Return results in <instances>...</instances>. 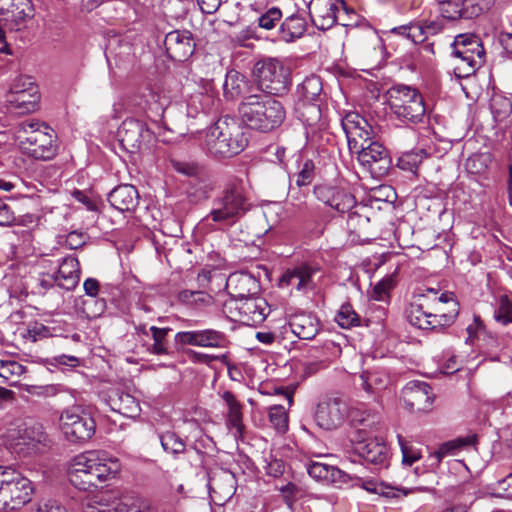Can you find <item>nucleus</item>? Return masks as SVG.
<instances>
[{"instance_id": "obj_50", "label": "nucleus", "mask_w": 512, "mask_h": 512, "mask_svg": "<svg viewBox=\"0 0 512 512\" xmlns=\"http://www.w3.org/2000/svg\"><path fill=\"white\" fill-rule=\"evenodd\" d=\"M269 419L278 432L284 433L288 429V416L283 406L274 405L270 407Z\"/></svg>"}, {"instance_id": "obj_51", "label": "nucleus", "mask_w": 512, "mask_h": 512, "mask_svg": "<svg viewBox=\"0 0 512 512\" xmlns=\"http://www.w3.org/2000/svg\"><path fill=\"white\" fill-rule=\"evenodd\" d=\"M170 165L175 171L188 177L199 176L203 171V167L196 162L170 159Z\"/></svg>"}, {"instance_id": "obj_56", "label": "nucleus", "mask_w": 512, "mask_h": 512, "mask_svg": "<svg viewBox=\"0 0 512 512\" xmlns=\"http://www.w3.org/2000/svg\"><path fill=\"white\" fill-rule=\"evenodd\" d=\"M397 438L402 452V463L411 466L421 458V454L418 450L409 446L401 435H398Z\"/></svg>"}, {"instance_id": "obj_42", "label": "nucleus", "mask_w": 512, "mask_h": 512, "mask_svg": "<svg viewBox=\"0 0 512 512\" xmlns=\"http://www.w3.org/2000/svg\"><path fill=\"white\" fill-rule=\"evenodd\" d=\"M217 102L218 100L212 94L195 93L191 95L187 103L188 116L196 117L200 113H209L216 107Z\"/></svg>"}, {"instance_id": "obj_38", "label": "nucleus", "mask_w": 512, "mask_h": 512, "mask_svg": "<svg viewBox=\"0 0 512 512\" xmlns=\"http://www.w3.org/2000/svg\"><path fill=\"white\" fill-rule=\"evenodd\" d=\"M221 398L227 406V425L234 428L236 432L241 433L243 430V405L237 400L231 391H224Z\"/></svg>"}, {"instance_id": "obj_14", "label": "nucleus", "mask_w": 512, "mask_h": 512, "mask_svg": "<svg viewBox=\"0 0 512 512\" xmlns=\"http://www.w3.org/2000/svg\"><path fill=\"white\" fill-rule=\"evenodd\" d=\"M341 126L345 132L351 153H356L360 149L363 150L364 146L373 141L371 125L356 112L347 113L341 121Z\"/></svg>"}, {"instance_id": "obj_18", "label": "nucleus", "mask_w": 512, "mask_h": 512, "mask_svg": "<svg viewBox=\"0 0 512 512\" xmlns=\"http://www.w3.org/2000/svg\"><path fill=\"white\" fill-rule=\"evenodd\" d=\"M348 405L340 398H329L317 405L315 421L320 428L332 430L339 427L348 416Z\"/></svg>"}, {"instance_id": "obj_9", "label": "nucleus", "mask_w": 512, "mask_h": 512, "mask_svg": "<svg viewBox=\"0 0 512 512\" xmlns=\"http://www.w3.org/2000/svg\"><path fill=\"white\" fill-rule=\"evenodd\" d=\"M254 73L259 88L266 95H282L288 91L289 72L277 58H266L256 63Z\"/></svg>"}, {"instance_id": "obj_15", "label": "nucleus", "mask_w": 512, "mask_h": 512, "mask_svg": "<svg viewBox=\"0 0 512 512\" xmlns=\"http://www.w3.org/2000/svg\"><path fill=\"white\" fill-rule=\"evenodd\" d=\"M122 145L130 151L148 149L154 140V133L148 126L134 118H127L119 128Z\"/></svg>"}, {"instance_id": "obj_54", "label": "nucleus", "mask_w": 512, "mask_h": 512, "mask_svg": "<svg viewBox=\"0 0 512 512\" xmlns=\"http://www.w3.org/2000/svg\"><path fill=\"white\" fill-rule=\"evenodd\" d=\"M439 11L441 16L448 20H456L462 17L460 0H448L440 3Z\"/></svg>"}, {"instance_id": "obj_21", "label": "nucleus", "mask_w": 512, "mask_h": 512, "mask_svg": "<svg viewBox=\"0 0 512 512\" xmlns=\"http://www.w3.org/2000/svg\"><path fill=\"white\" fill-rule=\"evenodd\" d=\"M340 7L345 8L344 2L338 4L333 0H311L308 9L312 23L319 30L330 29L337 22Z\"/></svg>"}, {"instance_id": "obj_29", "label": "nucleus", "mask_w": 512, "mask_h": 512, "mask_svg": "<svg viewBox=\"0 0 512 512\" xmlns=\"http://www.w3.org/2000/svg\"><path fill=\"white\" fill-rule=\"evenodd\" d=\"M476 443V434H468L466 436H460L453 440L447 441L441 444L438 450L430 454L428 457V466L430 468H436L439 466L445 456H454L463 449L474 447Z\"/></svg>"}, {"instance_id": "obj_3", "label": "nucleus", "mask_w": 512, "mask_h": 512, "mask_svg": "<svg viewBox=\"0 0 512 512\" xmlns=\"http://www.w3.org/2000/svg\"><path fill=\"white\" fill-rule=\"evenodd\" d=\"M248 144L244 128L235 120L220 118L200 135V145L215 158H228L242 152Z\"/></svg>"}, {"instance_id": "obj_34", "label": "nucleus", "mask_w": 512, "mask_h": 512, "mask_svg": "<svg viewBox=\"0 0 512 512\" xmlns=\"http://www.w3.org/2000/svg\"><path fill=\"white\" fill-rule=\"evenodd\" d=\"M79 274L78 260L71 256L64 258L55 274L58 281L57 286L65 290L74 289L78 284Z\"/></svg>"}, {"instance_id": "obj_59", "label": "nucleus", "mask_w": 512, "mask_h": 512, "mask_svg": "<svg viewBox=\"0 0 512 512\" xmlns=\"http://www.w3.org/2000/svg\"><path fill=\"white\" fill-rule=\"evenodd\" d=\"M30 86H37L29 77L19 76L15 78L10 86L9 95L13 96L16 94L28 92Z\"/></svg>"}, {"instance_id": "obj_39", "label": "nucleus", "mask_w": 512, "mask_h": 512, "mask_svg": "<svg viewBox=\"0 0 512 512\" xmlns=\"http://www.w3.org/2000/svg\"><path fill=\"white\" fill-rule=\"evenodd\" d=\"M39 93L37 86H30L28 92L8 96V102L20 113H31L37 109Z\"/></svg>"}, {"instance_id": "obj_53", "label": "nucleus", "mask_w": 512, "mask_h": 512, "mask_svg": "<svg viewBox=\"0 0 512 512\" xmlns=\"http://www.w3.org/2000/svg\"><path fill=\"white\" fill-rule=\"evenodd\" d=\"M491 111L496 121H503L506 119L511 111L512 105L507 98H496L492 100Z\"/></svg>"}, {"instance_id": "obj_36", "label": "nucleus", "mask_w": 512, "mask_h": 512, "mask_svg": "<svg viewBox=\"0 0 512 512\" xmlns=\"http://www.w3.org/2000/svg\"><path fill=\"white\" fill-rule=\"evenodd\" d=\"M307 29V23L304 17L293 14L287 17L279 28V38L284 42L290 43L301 38Z\"/></svg>"}, {"instance_id": "obj_7", "label": "nucleus", "mask_w": 512, "mask_h": 512, "mask_svg": "<svg viewBox=\"0 0 512 512\" xmlns=\"http://www.w3.org/2000/svg\"><path fill=\"white\" fill-rule=\"evenodd\" d=\"M388 105L396 119L403 123L422 122L426 106L422 94L414 87L396 84L387 91Z\"/></svg>"}, {"instance_id": "obj_24", "label": "nucleus", "mask_w": 512, "mask_h": 512, "mask_svg": "<svg viewBox=\"0 0 512 512\" xmlns=\"http://www.w3.org/2000/svg\"><path fill=\"white\" fill-rule=\"evenodd\" d=\"M166 50L170 57L177 61L187 60L195 49V43L189 31H171L164 41Z\"/></svg>"}, {"instance_id": "obj_45", "label": "nucleus", "mask_w": 512, "mask_h": 512, "mask_svg": "<svg viewBox=\"0 0 512 512\" xmlns=\"http://www.w3.org/2000/svg\"><path fill=\"white\" fill-rule=\"evenodd\" d=\"M390 34L399 36L412 44L424 42V32L420 23H409L394 27L390 30Z\"/></svg>"}, {"instance_id": "obj_30", "label": "nucleus", "mask_w": 512, "mask_h": 512, "mask_svg": "<svg viewBox=\"0 0 512 512\" xmlns=\"http://www.w3.org/2000/svg\"><path fill=\"white\" fill-rule=\"evenodd\" d=\"M295 113L297 118L306 126L307 136L324 126L319 102L297 100L295 103Z\"/></svg>"}, {"instance_id": "obj_64", "label": "nucleus", "mask_w": 512, "mask_h": 512, "mask_svg": "<svg viewBox=\"0 0 512 512\" xmlns=\"http://www.w3.org/2000/svg\"><path fill=\"white\" fill-rule=\"evenodd\" d=\"M74 199L80 203H82L87 210L96 211L97 206L96 203L87 195L86 192L81 190H74L72 193Z\"/></svg>"}, {"instance_id": "obj_16", "label": "nucleus", "mask_w": 512, "mask_h": 512, "mask_svg": "<svg viewBox=\"0 0 512 512\" xmlns=\"http://www.w3.org/2000/svg\"><path fill=\"white\" fill-rule=\"evenodd\" d=\"M175 342L180 345L222 349L227 347L228 339L224 332L207 328L180 331L175 335Z\"/></svg>"}, {"instance_id": "obj_33", "label": "nucleus", "mask_w": 512, "mask_h": 512, "mask_svg": "<svg viewBox=\"0 0 512 512\" xmlns=\"http://www.w3.org/2000/svg\"><path fill=\"white\" fill-rule=\"evenodd\" d=\"M135 104L143 110L150 119L160 120L168 105V100L165 96L160 95L152 90L144 92Z\"/></svg>"}, {"instance_id": "obj_13", "label": "nucleus", "mask_w": 512, "mask_h": 512, "mask_svg": "<svg viewBox=\"0 0 512 512\" xmlns=\"http://www.w3.org/2000/svg\"><path fill=\"white\" fill-rule=\"evenodd\" d=\"M362 433V430H357L351 439L355 453L368 464L373 465V470L387 467L389 460L387 445L378 439H366V436L362 437Z\"/></svg>"}, {"instance_id": "obj_40", "label": "nucleus", "mask_w": 512, "mask_h": 512, "mask_svg": "<svg viewBox=\"0 0 512 512\" xmlns=\"http://www.w3.org/2000/svg\"><path fill=\"white\" fill-rule=\"evenodd\" d=\"M248 82L244 75L236 70H229L223 83V93L226 99L233 100L241 96L247 89Z\"/></svg>"}, {"instance_id": "obj_52", "label": "nucleus", "mask_w": 512, "mask_h": 512, "mask_svg": "<svg viewBox=\"0 0 512 512\" xmlns=\"http://www.w3.org/2000/svg\"><path fill=\"white\" fill-rule=\"evenodd\" d=\"M395 284V274L385 276L374 286L372 298L377 301L384 300L389 291L394 288Z\"/></svg>"}, {"instance_id": "obj_6", "label": "nucleus", "mask_w": 512, "mask_h": 512, "mask_svg": "<svg viewBox=\"0 0 512 512\" xmlns=\"http://www.w3.org/2000/svg\"><path fill=\"white\" fill-rule=\"evenodd\" d=\"M15 132L22 152L37 161H50L59 151L55 131L44 122L26 119L19 122Z\"/></svg>"}, {"instance_id": "obj_17", "label": "nucleus", "mask_w": 512, "mask_h": 512, "mask_svg": "<svg viewBox=\"0 0 512 512\" xmlns=\"http://www.w3.org/2000/svg\"><path fill=\"white\" fill-rule=\"evenodd\" d=\"M357 159L372 175L381 177L387 174L391 166L388 150L378 141L369 142L363 150L357 151Z\"/></svg>"}, {"instance_id": "obj_12", "label": "nucleus", "mask_w": 512, "mask_h": 512, "mask_svg": "<svg viewBox=\"0 0 512 512\" xmlns=\"http://www.w3.org/2000/svg\"><path fill=\"white\" fill-rule=\"evenodd\" d=\"M60 429L71 442H80L90 439L95 433L94 420L85 413L76 409H66L60 416Z\"/></svg>"}, {"instance_id": "obj_43", "label": "nucleus", "mask_w": 512, "mask_h": 512, "mask_svg": "<svg viewBox=\"0 0 512 512\" xmlns=\"http://www.w3.org/2000/svg\"><path fill=\"white\" fill-rule=\"evenodd\" d=\"M350 418L353 425L362 426L360 430L363 431L362 437L367 435V429L373 431L379 422V415L368 409L355 408L350 412Z\"/></svg>"}, {"instance_id": "obj_10", "label": "nucleus", "mask_w": 512, "mask_h": 512, "mask_svg": "<svg viewBox=\"0 0 512 512\" xmlns=\"http://www.w3.org/2000/svg\"><path fill=\"white\" fill-rule=\"evenodd\" d=\"M6 477L1 494L0 510L18 509L31 500L34 491L32 483L11 467L7 470Z\"/></svg>"}, {"instance_id": "obj_47", "label": "nucleus", "mask_w": 512, "mask_h": 512, "mask_svg": "<svg viewBox=\"0 0 512 512\" xmlns=\"http://www.w3.org/2000/svg\"><path fill=\"white\" fill-rule=\"evenodd\" d=\"M335 321L341 328L349 329L360 325V316L350 303H343L335 316Z\"/></svg>"}, {"instance_id": "obj_46", "label": "nucleus", "mask_w": 512, "mask_h": 512, "mask_svg": "<svg viewBox=\"0 0 512 512\" xmlns=\"http://www.w3.org/2000/svg\"><path fill=\"white\" fill-rule=\"evenodd\" d=\"M26 368L17 361L0 359V378L11 385H15Z\"/></svg>"}, {"instance_id": "obj_61", "label": "nucleus", "mask_w": 512, "mask_h": 512, "mask_svg": "<svg viewBox=\"0 0 512 512\" xmlns=\"http://www.w3.org/2000/svg\"><path fill=\"white\" fill-rule=\"evenodd\" d=\"M31 512H67L66 508L53 500H44L37 503Z\"/></svg>"}, {"instance_id": "obj_19", "label": "nucleus", "mask_w": 512, "mask_h": 512, "mask_svg": "<svg viewBox=\"0 0 512 512\" xmlns=\"http://www.w3.org/2000/svg\"><path fill=\"white\" fill-rule=\"evenodd\" d=\"M318 272L317 267L302 263L286 270L279 280V286L301 292L312 291L315 288L314 277Z\"/></svg>"}, {"instance_id": "obj_2", "label": "nucleus", "mask_w": 512, "mask_h": 512, "mask_svg": "<svg viewBox=\"0 0 512 512\" xmlns=\"http://www.w3.org/2000/svg\"><path fill=\"white\" fill-rule=\"evenodd\" d=\"M121 464L105 451H87L75 456L69 467V480L79 489L86 490L96 481H106L115 477Z\"/></svg>"}, {"instance_id": "obj_63", "label": "nucleus", "mask_w": 512, "mask_h": 512, "mask_svg": "<svg viewBox=\"0 0 512 512\" xmlns=\"http://www.w3.org/2000/svg\"><path fill=\"white\" fill-rule=\"evenodd\" d=\"M15 222L14 213L9 206L0 200V226H10Z\"/></svg>"}, {"instance_id": "obj_44", "label": "nucleus", "mask_w": 512, "mask_h": 512, "mask_svg": "<svg viewBox=\"0 0 512 512\" xmlns=\"http://www.w3.org/2000/svg\"><path fill=\"white\" fill-rule=\"evenodd\" d=\"M153 344L148 347V351L154 355H167L169 353V342L167 336L171 328L149 327Z\"/></svg>"}, {"instance_id": "obj_22", "label": "nucleus", "mask_w": 512, "mask_h": 512, "mask_svg": "<svg viewBox=\"0 0 512 512\" xmlns=\"http://www.w3.org/2000/svg\"><path fill=\"white\" fill-rule=\"evenodd\" d=\"M105 493L94 495L84 506V512H145L140 505L131 498L109 501Z\"/></svg>"}, {"instance_id": "obj_57", "label": "nucleus", "mask_w": 512, "mask_h": 512, "mask_svg": "<svg viewBox=\"0 0 512 512\" xmlns=\"http://www.w3.org/2000/svg\"><path fill=\"white\" fill-rule=\"evenodd\" d=\"M25 391L37 397L49 398L58 394L59 389L57 385H27Z\"/></svg>"}, {"instance_id": "obj_31", "label": "nucleus", "mask_w": 512, "mask_h": 512, "mask_svg": "<svg viewBox=\"0 0 512 512\" xmlns=\"http://www.w3.org/2000/svg\"><path fill=\"white\" fill-rule=\"evenodd\" d=\"M108 201L116 210L130 212L139 204V193L133 185L122 184L108 194Z\"/></svg>"}, {"instance_id": "obj_35", "label": "nucleus", "mask_w": 512, "mask_h": 512, "mask_svg": "<svg viewBox=\"0 0 512 512\" xmlns=\"http://www.w3.org/2000/svg\"><path fill=\"white\" fill-rule=\"evenodd\" d=\"M361 388L369 394H376L387 388L390 382L389 375L385 370L376 369L363 371L360 376Z\"/></svg>"}, {"instance_id": "obj_1", "label": "nucleus", "mask_w": 512, "mask_h": 512, "mask_svg": "<svg viewBox=\"0 0 512 512\" xmlns=\"http://www.w3.org/2000/svg\"><path fill=\"white\" fill-rule=\"evenodd\" d=\"M437 294L435 289L427 288L409 305L406 317L411 325L423 330H435L454 322L459 305L453 293L444 292L438 297Z\"/></svg>"}, {"instance_id": "obj_48", "label": "nucleus", "mask_w": 512, "mask_h": 512, "mask_svg": "<svg viewBox=\"0 0 512 512\" xmlns=\"http://www.w3.org/2000/svg\"><path fill=\"white\" fill-rule=\"evenodd\" d=\"M426 156L423 149L406 151L399 156L397 165L402 170L414 172Z\"/></svg>"}, {"instance_id": "obj_11", "label": "nucleus", "mask_w": 512, "mask_h": 512, "mask_svg": "<svg viewBox=\"0 0 512 512\" xmlns=\"http://www.w3.org/2000/svg\"><path fill=\"white\" fill-rule=\"evenodd\" d=\"M313 194L318 201L339 214L350 212L357 204L355 196L349 189L338 184L322 183L315 185Z\"/></svg>"}, {"instance_id": "obj_28", "label": "nucleus", "mask_w": 512, "mask_h": 512, "mask_svg": "<svg viewBox=\"0 0 512 512\" xmlns=\"http://www.w3.org/2000/svg\"><path fill=\"white\" fill-rule=\"evenodd\" d=\"M208 489L212 500L220 504L229 500L235 493V478L229 471L215 473L209 478Z\"/></svg>"}, {"instance_id": "obj_62", "label": "nucleus", "mask_w": 512, "mask_h": 512, "mask_svg": "<svg viewBox=\"0 0 512 512\" xmlns=\"http://www.w3.org/2000/svg\"><path fill=\"white\" fill-rule=\"evenodd\" d=\"M313 179V165L311 162H306L301 171L296 176L297 186H306L310 184Z\"/></svg>"}, {"instance_id": "obj_60", "label": "nucleus", "mask_w": 512, "mask_h": 512, "mask_svg": "<svg viewBox=\"0 0 512 512\" xmlns=\"http://www.w3.org/2000/svg\"><path fill=\"white\" fill-rule=\"evenodd\" d=\"M12 6L19 9L15 17L21 21L33 16V8L30 0H12Z\"/></svg>"}, {"instance_id": "obj_27", "label": "nucleus", "mask_w": 512, "mask_h": 512, "mask_svg": "<svg viewBox=\"0 0 512 512\" xmlns=\"http://www.w3.org/2000/svg\"><path fill=\"white\" fill-rule=\"evenodd\" d=\"M15 440V447L24 454H34L46 446L47 435L40 426L25 427L18 430Z\"/></svg>"}, {"instance_id": "obj_58", "label": "nucleus", "mask_w": 512, "mask_h": 512, "mask_svg": "<svg viewBox=\"0 0 512 512\" xmlns=\"http://www.w3.org/2000/svg\"><path fill=\"white\" fill-rule=\"evenodd\" d=\"M57 282L55 273H40L36 279L37 293L44 294L50 288L57 286Z\"/></svg>"}, {"instance_id": "obj_55", "label": "nucleus", "mask_w": 512, "mask_h": 512, "mask_svg": "<svg viewBox=\"0 0 512 512\" xmlns=\"http://www.w3.org/2000/svg\"><path fill=\"white\" fill-rule=\"evenodd\" d=\"M281 18L282 11L277 7H271L258 18V26L265 30H271Z\"/></svg>"}, {"instance_id": "obj_49", "label": "nucleus", "mask_w": 512, "mask_h": 512, "mask_svg": "<svg viewBox=\"0 0 512 512\" xmlns=\"http://www.w3.org/2000/svg\"><path fill=\"white\" fill-rule=\"evenodd\" d=\"M494 319L502 325L512 323V301L507 295H501L498 307L494 311Z\"/></svg>"}, {"instance_id": "obj_4", "label": "nucleus", "mask_w": 512, "mask_h": 512, "mask_svg": "<svg viewBox=\"0 0 512 512\" xmlns=\"http://www.w3.org/2000/svg\"><path fill=\"white\" fill-rule=\"evenodd\" d=\"M238 111L247 127L263 133L279 128L286 118L283 104L266 94H251L244 97Z\"/></svg>"}, {"instance_id": "obj_5", "label": "nucleus", "mask_w": 512, "mask_h": 512, "mask_svg": "<svg viewBox=\"0 0 512 512\" xmlns=\"http://www.w3.org/2000/svg\"><path fill=\"white\" fill-rule=\"evenodd\" d=\"M247 199L238 180L227 184L221 195L212 203V209L201 220L203 228L209 230H226L238 222L247 212Z\"/></svg>"}, {"instance_id": "obj_26", "label": "nucleus", "mask_w": 512, "mask_h": 512, "mask_svg": "<svg viewBox=\"0 0 512 512\" xmlns=\"http://www.w3.org/2000/svg\"><path fill=\"white\" fill-rule=\"evenodd\" d=\"M308 474L316 481L325 485H341L347 483L351 477L339 468L327 463L311 460L306 464Z\"/></svg>"}, {"instance_id": "obj_32", "label": "nucleus", "mask_w": 512, "mask_h": 512, "mask_svg": "<svg viewBox=\"0 0 512 512\" xmlns=\"http://www.w3.org/2000/svg\"><path fill=\"white\" fill-rule=\"evenodd\" d=\"M291 331L303 340L313 339L320 330V323L316 316L310 313H299L291 317L289 321Z\"/></svg>"}, {"instance_id": "obj_25", "label": "nucleus", "mask_w": 512, "mask_h": 512, "mask_svg": "<svg viewBox=\"0 0 512 512\" xmlns=\"http://www.w3.org/2000/svg\"><path fill=\"white\" fill-rule=\"evenodd\" d=\"M235 300L236 309L243 321L252 324L262 323L267 317V304L262 298H253L250 295L239 293Z\"/></svg>"}, {"instance_id": "obj_8", "label": "nucleus", "mask_w": 512, "mask_h": 512, "mask_svg": "<svg viewBox=\"0 0 512 512\" xmlns=\"http://www.w3.org/2000/svg\"><path fill=\"white\" fill-rule=\"evenodd\" d=\"M452 55L459 60L454 67L457 77H467L485 62V50L474 34L457 35L452 43Z\"/></svg>"}, {"instance_id": "obj_23", "label": "nucleus", "mask_w": 512, "mask_h": 512, "mask_svg": "<svg viewBox=\"0 0 512 512\" xmlns=\"http://www.w3.org/2000/svg\"><path fill=\"white\" fill-rule=\"evenodd\" d=\"M104 401L112 411L125 417L136 419L140 416L141 406L139 400L132 394L120 388H112L107 391Z\"/></svg>"}, {"instance_id": "obj_41", "label": "nucleus", "mask_w": 512, "mask_h": 512, "mask_svg": "<svg viewBox=\"0 0 512 512\" xmlns=\"http://www.w3.org/2000/svg\"><path fill=\"white\" fill-rule=\"evenodd\" d=\"M322 89L320 77L316 75L306 77L304 81L297 86V100L320 102Z\"/></svg>"}, {"instance_id": "obj_20", "label": "nucleus", "mask_w": 512, "mask_h": 512, "mask_svg": "<svg viewBox=\"0 0 512 512\" xmlns=\"http://www.w3.org/2000/svg\"><path fill=\"white\" fill-rule=\"evenodd\" d=\"M403 400L412 411L424 412L431 409L434 395L431 386L422 381H410L402 391Z\"/></svg>"}, {"instance_id": "obj_37", "label": "nucleus", "mask_w": 512, "mask_h": 512, "mask_svg": "<svg viewBox=\"0 0 512 512\" xmlns=\"http://www.w3.org/2000/svg\"><path fill=\"white\" fill-rule=\"evenodd\" d=\"M163 451L173 459H179L181 455L189 454L191 449L186 442L174 431H165L158 434Z\"/></svg>"}]
</instances>
